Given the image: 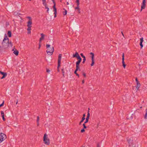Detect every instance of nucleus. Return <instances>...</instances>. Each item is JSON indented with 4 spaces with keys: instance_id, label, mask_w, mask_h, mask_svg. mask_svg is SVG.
Masks as SVG:
<instances>
[{
    "instance_id": "obj_37",
    "label": "nucleus",
    "mask_w": 147,
    "mask_h": 147,
    "mask_svg": "<svg viewBox=\"0 0 147 147\" xmlns=\"http://www.w3.org/2000/svg\"><path fill=\"white\" fill-rule=\"evenodd\" d=\"M27 30H28V34H30L31 33V31H30V30H28L27 29Z\"/></svg>"
},
{
    "instance_id": "obj_47",
    "label": "nucleus",
    "mask_w": 147,
    "mask_h": 147,
    "mask_svg": "<svg viewBox=\"0 0 147 147\" xmlns=\"http://www.w3.org/2000/svg\"><path fill=\"white\" fill-rule=\"evenodd\" d=\"M76 74V75L77 76H78V77L79 78V74H78V73Z\"/></svg>"
},
{
    "instance_id": "obj_40",
    "label": "nucleus",
    "mask_w": 147,
    "mask_h": 147,
    "mask_svg": "<svg viewBox=\"0 0 147 147\" xmlns=\"http://www.w3.org/2000/svg\"><path fill=\"white\" fill-rule=\"evenodd\" d=\"M82 75H83V76H84V77H86V74L85 73H83L82 74Z\"/></svg>"
},
{
    "instance_id": "obj_45",
    "label": "nucleus",
    "mask_w": 147,
    "mask_h": 147,
    "mask_svg": "<svg viewBox=\"0 0 147 147\" xmlns=\"http://www.w3.org/2000/svg\"><path fill=\"white\" fill-rule=\"evenodd\" d=\"M52 1H53V3H54V5L55 4V3L54 0H52Z\"/></svg>"
},
{
    "instance_id": "obj_51",
    "label": "nucleus",
    "mask_w": 147,
    "mask_h": 147,
    "mask_svg": "<svg viewBox=\"0 0 147 147\" xmlns=\"http://www.w3.org/2000/svg\"><path fill=\"white\" fill-rule=\"evenodd\" d=\"M84 80H83L82 81V84H84Z\"/></svg>"
},
{
    "instance_id": "obj_5",
    "label": "nucleus",
    "mask_w": 147,
    "mask_h": 147,
    "mask_svg": "<svg viewBox=\"0 0 147 147\" xmlns=\"http://www.w3.org/2000/svg\"><path fill=\"white\" fill-rule=\"evenodd\" d=\"M54 51V48L53 47H52L51 48H49L47 50L46 52L47 54L49 53V55H51L53 54V53Z\"/></svg>"
},
{
    "instance_id": "obj_4",
    "label": "nucleus",
    "mask_w": 147,
    "mask_h": 147,
    "mask_svg": "<svg viewBox=\"0 0 147 147\" xmlns=\"http://www.w3.org/2000/svg\"><path fill=\"white\" fill-rule=\"evenodd\" d=\"M7 138L6 135L2 133H0V143L2 142Z\"/></svg>"
},
{
    "instance_id": "obj_9",
    "label": "nucleus",
    "mask_w": 147,
    "mask_h": 147,
    "mask_svg": "<svg viewBox=\"0 0 147 147\" xmlns=\"http://www.w3.org/2000/svg\"><path fill=\"white\" fill-rule=\"evenodd\" d=\"M124 53H123L122 55V63L123 67L125 68L126 66V64H125L124 61Z\"/></svg>"
},
{
    "instance_id": "obj_38",
    "label": "nucleus",
    "mask_w": 147,
    "mask_h": 147,
    "mask_svg": "<svg viewBox=\"0 0 147 147\" xmlns=\"http://www.w3.org/2000/svg\"><path fill=\"white\" fill-rule=\"evenodd\" d=\"M43 4L45 6V5H47L46 2H44V3H43Z\"/></svg>"
},
{
    "instance_id": "obj_36",
    "label": "nucleus",
    "mask_w": 147,
    "mask_h": 147,
    "mask_svg": "<svg viewBox=\"0 0 147 147\" xmlns=\"http://www.w3.org/2000/svg\"><path fill=\"white\" fill-rule=\"evenodd\" d=\"M4 104V101H3L2 103L0 105V107L3 106Z\"/></svg>"
},
{
    "instance_id": "obj_42",
    "label": "nucleus",
    "mask_w": 147,
    "mask_h": 147,
    "mask_svg": "<svg viewBox=\"0 0 147 147\" xmlns=\"http://www.w3.org/2000/svg\"><path fill=\"white\" fill-rule=\"evenodd\" d=\"M3 120V121H5V118L4 116L2 117Z\"/></svg>"
},
{
    "instance_id": "obj_58",
    "label": "nucleus",
    "mask_w": 147,
    "mask_h": 147,
    "mask_svg": "<svg viewBox=\"0 0 147 147\" xmlns=\"http://www.w3.org/2000/svg\"><path fill=\"white\" fill-rule=\"evenodd\" d=\"M78 70L79 71H80V68H79V69Z\"/></svg>"
},
{
    "instance_id": "obj_6",
    "label": "nucleus",
    "mask_w": 147,
    "mask_h": 147,
    "mask_svg": "<svg viewBox=\"0 0 147 147\" xmlns=\"http://www.w3.org/2000/svg\"><path fill=\"white\" fill-rule=\"evenodd\" d=\"M62 55L59 54L58 56V66L57 68H59L60 66L61 61V59Z\"/></svg>"
},
{
    "instance_id": "obj_46",
    "label": "nucleus",
    "mask_w": 147,
    "mask_h": 147,
    "mask_svg": "<svg viewBox=\"0 0 147 147\" xmlns=\"http://www.w3.org/2000/svg\"><path fill=\"white\" fill-rule=\"evenodd\" d=\"M45 8L48 9V8H49L47 6V5H45Z\"/></svg>"
},
{
    "instance_id": "obj_57",
    "label": "nucleus",
    "mask_w": 147,
    "mask_h": 147,
    "mask_svg": "<svg viewBox=\"0 0 147 147\" xmlns=\"http://www.w3.org/2000/svg\"><path fill=\"white\" fill-rule=\"evenodd\" d=\"M18 100H17V102H16V104H17V103H18Z\"/></svg>"
},
{
    "instance_id": "obj_10",
    "label": "nucleus",
    "mask_w": 147,
    "mask_h": 147,
    "mask_svg": "<svg viewBox=\"0 0 147 147\" xmlns=\"http://www.w3.org/2000/svg\"><path fill=\"white\" fill-rule=\"evenodd\" d=\"M90 114L89 113V111L88 110V112L86 118V120L84 122V123H86L88 122L89 119L90 117Z\"/></svg>"
},
{
    "instance_id": "obj_12",
    "label": "nucleus",
    "mask_w": 147,
    "mask_h": 147,
    "mask_svg": "<svg viewBox=\"0 0 147 147\" xmlns=\"http://www.w3.org/2000/svg\"><path fill=\"white\" fill-rule=\"evenodd\" d=\"M127 141L129 144V146H131L133 145V141L131 138H129L127 139Z\"/></svg>"
},
{
    "instance_id": "obj_24",
    "label": "nucleus",
    "mask_w": 147,
    "mask_h": 147,
    "mask_svg": "<svg viewBox=\"0 0 147 147\" xmlns=\"http://www.w3.org/2000/svg\"><path fill=\"white\" fill-rule=\"evenodd\" d=\"M76 3H77V6H79V0H76Z\"/></svg>"
},
{
    "instance_id": "obj_18",
    "label": "nucleus",
    "mask_w": 147,
    "mask_h": 147,
    "mask_svg": "<svg viewBox=\"0 0 147 147\" xmlns=\"http://www.w3.org/2000/svg\"><path fill=\"white\" fill-rule=\"evenodd\" d=\"M53 11L54 12V14L57 13V9L55 7V4L53 6Z\"/></svg>"
},
{
    "instance_id": "obj_11",
    "label": "nucleus",
    "mask_w": 147,
    "mask_h": 147,
    "mask_svg": "<svg viewBox=\"0 0 147 147\" xmlns=\"http://www.w3.org/2000/svg\"><path fill=\"white\" fill-rule=\"evenodd\" d=\"M0 74L3 75V76L1 78V79H3L5 78L7 76V74L6 72H4L0 71Z\"/></svg>"
},
{
    "instance_id": "obj_20",
    "label": "nucleus",
    "mask_w": 147,
    "mask_h": 147,
    "mask_svg": "<svg viewBox=\"0 0 147 147\" xmlns=\"http://www.w3.org/2000/svg\"><path fill=\"white\" fill-rule=\"evenodd\" d=\"M78 55H79L78 53L77 52H76L75 54H73V57H76L77 56H78Z\"/></svg>"
},
{
    "instance_id": "obj_41",
    "label": "nucleus",
    "mask_w": 147,
    "mask_h": 147,
    "mask_svg": "<svg viewBox=\"0 0 147 147\" xmlns=\"http://www.w3.org/2000/svg\"><path fill=\"white\" fill-rule=\"evenodd\" d=\"M46 71L47 72H48V73H49V72H50V70L49 69H47V70H46Z\"/></svg>"
},
{
    "instance_id": "obj_32",
    "label": "nucleus",
    "mask_w": 147,
    "mask_h": 147,
    "mask_svg": "<svg viewBox=\"0 0 147 147\" xmlns=\"http://www.w3.org/2000/svg\"><path fill=\"white\" fill-rule=\"evenodd\" d=\"M85 119V118H84V117H82V120L80 121H81V122H83L84 121Z\"/></svg>"
},
{
    "instance_id": "obj_22",
    "label": "nucleus",
    "mask_w": 147,
    "mask_h": 147,
    "mask_svg": "<svg viewBox=\"0 0 147 147\" xmlns=\"http://www.w3.org/2000/svg\"><path fill=\"white\" fill-rule=\"evenodd\" d=\"M63 9L65 10L63 12V15H66L67 14V11L65 9L63 8Z\"/></svg>"
},
{
    "instance_id": "obj_34",
    "label": "nucleus",
    "mask_w": 147,
    "mask_h": 147,
    "mask_svg": "<svg viewBox=\"0 0 147 147\" xmlns=\"http://www.w3.org/2000/svg\"><path fill=\"white\" fill-rule=\"evenodd\" d=\"M80 55L81 56V57L83 58L85 57L84 55H83V53H82L80 54Z\"/></svg>"
},
{
    "instance_id": "obj_21",
    "label": "nucleus",
    "mask_w": 147,
    "mask_h": 147,
    "mask_svg": "<svg viewBox=\"0 0 147 147\" xmlns=\"http://www.w3.org/2000/svg\"><path fill=\"white\" fill-rule=\"evenodd\" d=\"M9 37H11V33L10 31H8L7 33Z\"/></svg>"
},
{
    "instance_id": "obj_54",
    "label": "nucleus",
    "mask_w": 147,
    "mask_h": 147,
    "mask_svg": "<svg viewBox=\"0 0 147 147\" xmlns=\"http://www.w3.org/2000/svg\"><path fill=\"white\" fill-rule=\"evenodd\" d=\"M49 8H48V9L47 10V12L48 13H49L48 11H49Z\"/></svg>"
},
{
    "instance_id": "obj_60",
    "label": "nucleus",
    "mask_w": 147,
    "mask_h": 147,
    "mask_svg": "<svg viewBox=\"0 0 147 147\" xmlns=\"http://www.w3.org/2000/svg\"><path fill=\"white\" fill-rule=\"evenodd\" d=\"M61 2V0H60Z\"/></svg>"
},
{
    "instance_id": "obj_33",
    "label": "nucleus",
    "mask_w": 147,
    "mask_h": 147,
    "mask_svg": "<svg viewBox=\"0 0 147 147\" xmlns=\"http://www.w3.org/2000/svg\"><path fill=\"white\" fill-rule=\"evenodd\" d=\"M85 130L83 128L81 130V133H83L85 131Z\"/></svg>"
},
{
    "instance_id": "obj_56",
    "label": "nucleus",
    "mask_w": 147,
    "mask_h": 147,
    "mask_svg": "<svg viewBox=\"0 0 147 147\" xmlns=\"http://www.w3.org/2000/svg\"><path fill=\"white\" fill-rule=\"evenodd\" d=\"M121 33H122V34L123 36H124V35H123V34L122 31L121 32Z\"/></svg>"
},
{
    "instance_id": "obj_29",
    "label": "nucleus",
    "mask_w": 147,
    "mask_h": 147,
    "mask_svg": "<svg viewBox=\"0 0 147 147\" xmlns=\"http://www.w3.org/2000/svg\"><path fill=\"white\" fill-rule=\"evenodd\" d=\"M85 124L86 123H83V124L84 129H86L87 128V127L86 126Z\"/></svg>"
},
{
    "instance_id": "obj_31",
    "label": "nucleus",
    "mask_w": 147,
    "mask_h": 147,
    "mask_svg": "<svg viewBox=\"0 0 147 147\" xmlns=\"http://www.w3.org/2000/svg\"><path fill=\"white\" fill-rule=\"evenodd\" d=\"M75 9H77L78 10L79 13H80V9H79V6H77V7L75 8Z\"/></svg>"
},
{
    "instance_id": "obj_23",
    "label": "nucleus",
    "mask_w": 147,
    "mask_h": 147,
    "mask_svg": "<svg viewBox=\"0 0 147 147\" xmlns=\"http://www.w3.org/2000/svg\"><path fill=\"white\" fill-rule=\"evenodd\" d=\"M146 113L144 115V118L145 119H147V108L146 109Z\"/></svg>"
},
{
    "instance_id": "obj_27",
    "label": "nucleus",
    "mask_w": 147,
    "mask_h": 147,
    "mask_svg": "<svg viewBox=\"0 0 147 147\" xmlns=\"http://www.w3.org/2000/svg\"><path fill=\"white\" fill-rule=\"evenodd\" d=\"M127 119H132L133 118H132V117L131 116L129 117H128V116H127Z\"/></svg>"
},
{
    "instance_id": "obj_2",
    "label": "nucleus",
    "mask_w": 147,
    "mask_h": 147,
    "mask_svg": "<svg viewBox=\"0 0 147 147\" xmlns=\"http://www.w3.org/2000/svg\"><path fill=\"white\" fill-rule=\"evenodd\" d=\"M43 141L44 143L47 145H49L50 143L49 140L47 138V135L46 134L44 135Z\"/></svg>"
},
{
    "instance_id": "obj_3",
    "label": "nucleus",
    "mask_w": 147,
    "mask_h": 147,
    "mask_svg": "<svg viewBox=\"0 0 147 147\" xmlns=\"http://www.w3.org/2000/svg\"><path fill=\"white\" fill-rule=\"evenodd\" d=\"M27 18L29 19V21L27 23L28 24L27 26L28 27L27 29L29 30H31L32 27L31 25L32 24V22L31 21V18L30 17H28Z\"/></svg>"
},
{
    "instance_id": "obj_19",
    "label": "nucleus",
    "mask_w": 147,
    "mask_h": 147,
    "mask_svg": "<svg viewBox=\"0 0 147 147\" xmlns=\"http://www.w3.org/2000/svg\"><path fill=\"white\" fill-rule=\"evenodd\" d=\"M13 53L16 55L17 56L18 55L19 52L18 50H16L14 51Z\"/></svg>"
},
{
    "instance_id": "obj_7",
    "label": "nucleus",
    "mask_w": 147,
    "mask_h": 147,
    "mask_svg": "<svg viewBox=\"0 0 147 147\" xmlns=\"http://www.w3.org/2000/svg\"><path fill=\"white\" fill-rule=\"evenodd\" d=\"M146 0H143L141 4V11H142V9H144L146 6Z\"/></svg>"
},
{
    "instance_id": "obj_35",
    "label": "nucleus",
    "mask_w": 147,
    "mask_h": 147,
    "mask_svg": "<svg viewBox=\"0 0 147 147\" xmlns=\"http://www.w3.org/2000/svg\"><path fill=\"white\" fill-rule=\"evenodd\" d=\"M50 47V45H49L47 44L46 45V47L47 48L49 49Z\"/></svg>"
},
{
    "instance_id": "obj_50",
    "label": "nucleus",
    "mask_w": 147,
    "mask_h": 147,
    "mask_svg": "<svg viewBox=\"0 0 147 147\" xmlns=\"http://www.w3.org/2000/svg\"><path fill=\"white\" fill-rule=\"evenodd\" d=\"M55 14V16H54V18H55L56 17V14L57 13L54 14Z\"/></svg>"
},
{
    "instance_id": "obj_26",
    "label": "nucleus",
    "mask_w": 147,
    "mask_h": 147,
    "mask_svg": "<svg viewBox=\"0 0 147 147\" xmlns=\"http://www.w3.org/2000/svg\"><path fill=\"white\" fill-rule=\"evenodd\" d=\"M61 71H62V73L63 74V77H64V73H65V72L64 71V69L63 68L62 69H61Z\"/></svg>"
},
{
    "instance_id": "obj_14",
    "label": "nucleus",
    "mask_w": 147,
    "mask_h": 147,
    "mask_svg": "<svg viewBox=\"0 0 147 147\" xmlns=\"http://www.w3.org/2000/svg\"><path fill=\"white\" fill-rule=\"evenodd\" d=\"M40 35H41V37L40 38V39H39L40 43L41 40H43V39H44V37H45V35L44 34H43V33L41 34Z\"/></svg>"
},
{
    "instance_id": "obj_61",
    "label": "nucleus",
    "mask_w": 147,
    "mask_h": 147,
    "mask_svg": "<svg viewBox=\"0 0 147 147\" xmlns=\"http://www.w3.org/2000/svg\"><path fill=\"white\" fill-rule=\"evenodd\" d=\"M29 1H31V0H29Z\"/></svg>"
},
{
    "instance_id": "obj_28",
    "label": "nucleus",
    "mask_w": 147,
    "mask_h": 147,
    "mask_svg": "<svg viewBox=\"0 0 147 147\" xmlns=\"http://www.w3.org/2000/svg\"><path fill=\"white\" fill-rule=\"evenodd\" d=\"M1 113L2 117L4 116V112L3 111H1Z\"/></svg>"
},
{
    "instance_id": "obj_16",
    "label": "nucleus",
    "mask_w": 147,
    "mask_h": 147,
    "mask_svg": "<svg viewBox=\"0 0 147 147\" xmlns=\"http://www.w3.org/2000/svg\"><path fill=\"white\" fill-rule=\"evenodd\" d=\"M80 63H78V62L76 63V69H77V70H78V69H79V68H80Z\"/></svg>"
},
{
    "instance_id": "obj_8",
    "label": "nucleus",
    "mask_w": 147,
    "mask_h": 147,
    "mask_svg": "<svg viewBox=\"0 0 147 147\" xmlns=\"http://www.w3.org/2000/svg\"><path fill=\"white\" fill-rule=\"evenodd\" d=\"M90 54L92 55V56L91 57L92 59V63L91 64V66H92L94 65V53L92 52H91L90 53Z\"/></svg>"
},
{
    "instance_id": "obj_48",
    "label": "nucleus",
    "mask_w": 147,
    "mask_h": 147,
    "mask_svg": "<svg viewBox=\"0 0 147 147\" xmlns=\"http://www.w3.org/2000/svg\"><path fill=\"white\" fill-rule=\"evenodd\" d=\"M42 2L43 3L46 2V0H42Z\"/></svg>"
},
{
    "instance_id": "obj_53",
    "label": "nucleus",
    "mask_w": 147,
    "mask_h": 147,
    "mask_svg": "<svg viewBox=\"0 0 147 147\" xmlns=\"http://www.w3.org/2000/svg\"><path fill=\"white\" fill-rule=\"evenodd\" d=\"M97 146L98 147H99L100 146L99 144H97Z\"/></svg>"
},
{
    "instance_id": "obj_13",
    "label": "nucleus",
    "mask_w": 147,
    "mask_h": 147,
    "mask_svg": "<svg viewBox=\"0 0 147 147\" xmlns=\"http://www.w3.org/2000/svg\"><path fill=\"white\" fill-rule=\"evenodd\" d=\"M76 57L78 60V61L76 62L80 63L82 61V59L79 55H78V56H77Z\"/></svg>"
},
{
    "instance_id": "obj_17",
    "label": "nucleus",
    "mask_w": 147,
    "mask_h": 147,
    "mask_svg": "<svg viewBox=\"0 0 147 147\" xmlns=\"http://www.w3.org/2000/svg\"><path fill=\"white\" fill-rule=\"evenodd\" d=\"M140 86V84L139 82H137L136 83V88L137 89V90H138Z\"/></svg>"
},
{
    "instance_id": "obj_43",
    "label": "nucleus",
    "mask_w": 147,
    "mask_h": 147,
    "mask_svg": "<svg viewBox=\"0 0 147 147\" xmlns=\"http://www.w3.org/2000/svg\"><path fill=\"white\" fill-rule=\"evenodd\" d=\"M136 83L137 82H139L137 78H136Z\"/></svg>"
},
{
    "instance_id": "obj_49",
    "label": "nucleus",
    "mask_w": 147,
    "mask_h": 147,
    "mask_svg": "<svg viewBox=\"0 0 147 147\" xmlns=\"http://www.w3.org/2000/svg\"><path fill=\"white\" fill-rule=\"evenodd\" d=\"M85 114H83V117H84V118H85Z\"/></svg>"
},
{
    "instance_id": "obj_39",
    "label": "nucleus",
    "mask_w": 147,
    "mask_h": 147,
    "mask_svg": "<svg viewBox=\"0 0 147 147\" xmlns=\"http://www.w3.org/2000/svg\"><path fill=\"white\" fill-rule=\"evenodd\" d=\"M78 71V70H77V69H76L74 71V74H76L77 73V71Z\"/></svg>"
},
{
    "instance_id": "obj_52",
    "label": "nucleus",
    "mask_w": 147,
    "mask_h": 147,
    "mask_svg": "<svg viewBox=\"0 0 147 147\" xmlns=\"http://www.w3.org/2000/svg\"><path fill=\"white\" fill-rule=\"evenodd\" d=\"M82 122H81V121H80V122L79 123V124L80 125L81 124V123H82Z\"/></svg>"
},
{
    "instance_id": "obj_59",
    "label": "nucleus",
    "mask_w": 147,
    "mask_h": 147,
    "mask_svg": "<svg viewBox=\"0 0 147 147\" xmlns=\"http://www.w3.org/2000/svg\"><path fill=\"white\" fill-rule=\"evenodd\" d=\"M140 108L141 109V108H142V107H140Z\"/></svg>"
},
{
    "instance_id": "obj_55",
    "label": "nucleus",
    "mask_w": 147,
    "mask_h": 147,
    "mask_svg": "<svg viewBox=\"0 0 147 147\" xmlns=\"http://www.w3.org/2000/svg\"><path fill=\"white\" fill-rule=\"evenodd\" d=\"M67 5H69V3H68V2H67Z\"/></svg>"
},
{
    "instance_id": "obj_15",
    "label": "nucleus",
    "mask_w": 147,
    "mask_h": 147,
    "mask_svg": "<svg viewBox=\"0 0 147 147\" xmlns=\"http://www.w3.org/2000/svg\"><path fill=\"white\" fill-rule=\"evenodd\" d=\"M143 41V38L142 37L140 38V45L141 47V48H142L143 47V45H142V42Z\"/></svg>"
},
{
    "instance_id": "obj_44",
    "label": "nucleus",
    "mask_w": 147,
    "mask_h": 147,
    "mask_svg": "<svg viewBox=\"0 0 147 147\" xmlns=\"http://www.w3.org/2000/svg\"><path fill=\"white\" fill-rule=\"evenodd\" d=\"M40 43L39 42V47H38V49H39L40 48V47H41V45H40Z\"/></svg>"
},
{
    "instance_id": "obj_1",
    "label": "nucleus",
    "mask_w": 147,
    "mask_h": 147,
    "mask_svg": "<svg viewBox=\"0 0 147 147\" xmlns=\"http://www.w3.org/2000/svg\"><path fill=\"white\" fill-rule=\"evenodd\" d=\"M2 48L4 49H6L8 48V47H12V44L11 42H9V39L6 36V37L4 38L2 43Z\"/></svg>"
},
{
    "instance_id": "obj_30",
    "label": "nucleus",
    "mask_w": 147,
    "mask_h": 147,
    "mask_svg": "<svg viewBox=\"0 0 147 147\" xmlns=\"http://www.w3.org/2000/svg\"><path fill=\"white\" fill-rule=\"evenodd\" d=\"M86 60V57L83 58V61L82 62V63L84 64L85 63Z\"/></svg>"
},
{
    "instance_id": "obj_25",
    "label": "nucleus",
    "mask_w": 147,
    "mask_h": 147,
    "mask_svg": "<svg viewBox=\"0 0 147 147\" xmlns=\"http://www.w3.org/2000/svg\"><path fill=\"white\" fill-rule=\"evenodd\" d=\"M39 120V117L38 116H37V125H38L39 124V122H38Z\"/></svg>"
}]
</instances>
